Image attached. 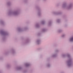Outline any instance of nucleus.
I'll use <instances>...</instances> for the list:
<instances>
[{
  "label": "nucleus",
  "mask_w": 73,
  "mask_h": 73,
  "mask_svg": "<svg viewBox=\"0 0 73 73\" xmlns=\"http://www.w3.org/2000/svg\"><path fill=\"white\" fill-rule=\"evenodd\" d=\"M70 41H73V37L71 38L70 40Z\"/></svg>",
  "instance_id": "1"
}]
</instances>
